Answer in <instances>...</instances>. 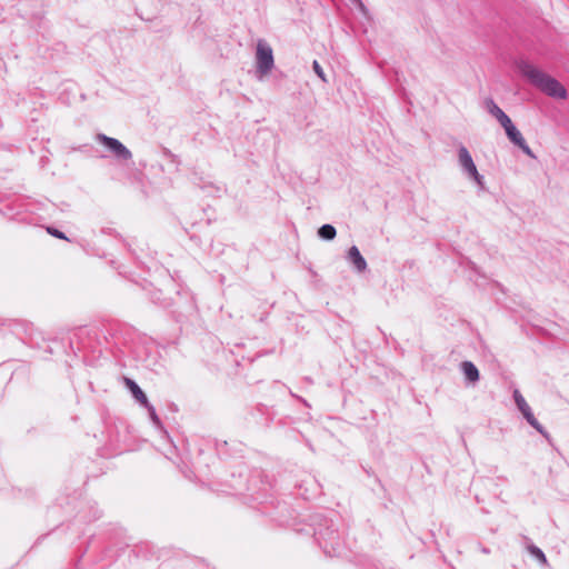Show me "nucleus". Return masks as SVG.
I'll use <instances>...</instances> for the list:
<instances>
[{
  "label": "nucleus",
  "mask_w": 569,
  "mask_h": 569,
  "mask_svg": "<svg viewBox=\"0 0 569 569\" xmlns=\"http://www.w3.org/2000/svg\"><path fill=\"white\" fill-rule=\"evenodd\" d=\"M313 525L315 538L323 552L330 557L341 556L345 550V545L335 521L321 515H317Z\"/></svg>",
  "instance_id": "f257e3e1"
},
{
  "label": "nucleus",
  "mask_w": 569,
  "mask_h": 569,
  "mask_svg": "<svg viewBox=\"0 0 569 569\" xmlns=\"http://www.w3.org/2000/svg\"><path fill=\"white\" fill-rule=\"evenodd\" d=\"M503 129L506 131L507 137L515 146L521 149V151L529 156L530 158H536L532 150L530 149L525 138L522 137L521 132L516 128L512 121L509 124L505 126Z\"/></svg>",
  "instance_id": "0eeeda50"
},
{
  "label": "nucleus",
  "mask_w": 569,
  "mask_h": 569,
  "mask_svg": "<svg viewBox=\"0 0 569 569\" xmlns=\"http://www.w3.org/2000/svg\"><path fill=\"white\" fill-rule=\"evenodd\" d=\"M143 408H146L148 410V413H149V417L150 419L152 420V422L159 427L161 425L160 422V419L156 412V409L149 402L147 406H144Z\"/></svg>",
  "instance_id": "4468645a"
},
{
  "label": "nucleus",
  "mask_w": 569,
  "mask_h": 569,
  "mask_svg": "<svg viewBox=\"0 0 569 569\" xmlns=\"http://www.w3.org/2000/svg\"><path fill=\"white\" fill-rule=\"evenodd\" d=\"M347 260L350 264H352L357 272L361 273L367 270V261L360 253L358 247H350L347 253Z\"/></svg>",
  "instance_id": "6e6552de"
},
{
  "label": "nucleus",
  "mask_w": 569,
  "mask_h": 569,
  "mask_svg": "<svg viewBox=\"0 0 569 569\" xmlns=\"http://www.w3.org/2000/svg\"><path fill=\"white\" fill-rule=\"evenodd\" d=\"M312 69L313 71L316 72V74L325 82H327V79H326V76H325V71L322 69V67L320 66V63L315 60L313 63H312Z\"/></svg>",
  "instance_id": "2eb2a0df"
},
{
  "label": "nucleus",
  "mask_w": 569,
  "mask_h": 569,
  "mask_svg": "<svg viewBox=\"0 0 569 569\" xmlns=\"http://www.w3.org/2000/svg\"><path fill=\"white\" fill-rule=\"evenodd\" d=\"M355 1L358 2L360 6H362L361 0H355Z\"/></svg>",
  "instance_id": "f3484780"
},
{
  "label": "nucleus",
  "mask_w": 569,
  "mask_h": 569,
  "mask_svg": "<svg viewBox=\"0 0 569 569\" xmlns=\"http://www.w3.org/2000/svg\"><path fill=\"white\" fill-rule=\"evenodd\" d=\"M124 385L130 390L132 397L139 402L140 406L144 407L149 403V400L142 389L137 382L130 378H124Z\"/></svg>",
  "instance_id": "9d476101"
},
{
  "label": "nucleus",
  "mask_w": 569,
  "mask_h": 569,
  "mask_svg": "<svg viewBox=\"0 0 569 569\" xmlns=\"http://www.w3.org/2000/svg\"><path fill=\"white\" fill-rule=\"evenodd\" d=\"M337 231L332 224H323L318 229V236L323 240H333L336 238Z\"/></svg>",
  "instance_id": "f8f14e48"
},
{
  "label": "nucleus",
  "mask_w": 569,
  "mask_h": 569,
  "mask_svg": "<svg viewBox=\"0 0 569 569\" xmlns=\"http://www.w3.org/2000/svg\"><path fill=\"white\" fill-rule=\"evenodd\" d=\"M486 104L488 112L497 119L502 128L511 122L509 116L492 99L487 100Z\"/></svg>",
  "instance_id": "1a4fd4ad"
},
{
  "label": "nucleus",
  "mask_w": 569,
  "mask_h": 569,
  "mask_svg": "<svg viewBox=\"0 0 569 569\" xmlns=\"http://www.w3.org/2000/svg\"><path fill=\"white\" fill-rule=\"evenodd\" d=\"M273 52L270 44L264 40H259L256 51V69L260 78L267 76L273 68Z\"/></svg>",
  "instance_id": "20e7f679"
},
{
  "label": "nucleus",
  "mask_w": 569,
  "mask_h": 569,
  "mask_svg": "<svg viewBox=\"0 0 569 569\" xmlns=\"http://www.w3.org/2000/svg\"><path fill=\"white\" fill-rule=\"evenodd\" d=\"M527 549L530 552V555L533 556L539 562L543 565L547 563L546 555L539 547L535 545H529Z\"/></svg>",
  "instance_id": "ddd939ff"
},
{
  "label": "nucleus",
  "mask_w": 569,
  "mask_h": 569,
  "mask_svg": "<svg viewBox=\"0 0 569 569\" xmlns=\"http://www.w3.org/2000/svg\"><path fill=\"white\" fill-rule=\"evenodd\" d=\"M458 164L465 176L475 181L480 188H483V176L478 172L469 150L463 144L458 147Z\"/></svg>",
  "instance_id": "7ed1b4c3"
},
{
  "label": "nucleus",
  "mask_w": 569,
  "mask_h": 569,
  "mask_svg": "<svg viewBox=\"0 0 569 569\" xmlns=\"http://www.w3.org/2000/svg\"><path fill=\"white\" fill-rule=\"evenodd\" d=\"M47 231H48L51 236H53V237H56V238H59V239H66V240H68V238L66 237V234H64L62 231H60V230H58V229H56V228L49 227V228H47Z\"/></svg>",
  "instance_id": "dca6fc26"
},
{
  "label": "nucleus",
  "mask_w": 569,
  "mask_h": 569,
  "mask_svg": "<svg viewBox=\"0 0 569 569\" xmlns=\"http://www.w3.org/2000/svg\"><path fill=\"white\" fill-rule=\"evenodd\" d=\"M518 69L531 84L540 89L546 94L558 99H565L567 97L565 87L558 80L546 74L531 63L520 61L518 63Z\"/></svg>",
  "instance_id": "f03ea898"
},
{
  "label": "nucleus",
  "mask_w": 569,
  "mask_h": 569,
  "mask_svg": "<svg viewBox=\"0 0 569 569\" xmlns=\"http://www.w3.org/2000/svg\"><path fill=\"white\" fill-rule=\"evenodd\" d=\"M461 370L467 381L476 383L479 381L480 373L478 368L471 361H463L461 363Z\"/></svg>",
  "instance_id": "9b49d317"
},
{
  "label": "nucleus",
  "mask_w": 569,
  "mask_h": 569,
  "mask_svg": "<svg viewBox=\"0 0 569 569\" xmlns=\"http://www.w3.org/2000/svg\"><path fill=\"white\" fill-rule=\"evenodd\" d=\"M96 140L103 144L118 160H131L132 152L118 139L108 137L104 133H98Z\"/></svg>",
  "instance_id": "423d86ee"
},
{
  "label": "nucleus",
  "mask_w": 569,
  "mask_h": 569,
  "mask_svg": "<svg viewBox=\"0 0 569 569\" xmlns=\"http://www.w3.org/2000/svg\"><path fill=\"white\" fill-rule=\"evenodd\" d=\"M512 396L518 410L522 413L527 422L540 435H542L543 437H548V432L546 431L543 426L536 419L530 406L527 403L521 392L518 389H515Z\"/></svg>",
  "instance_id": "39448f33"
}]
</instances>
